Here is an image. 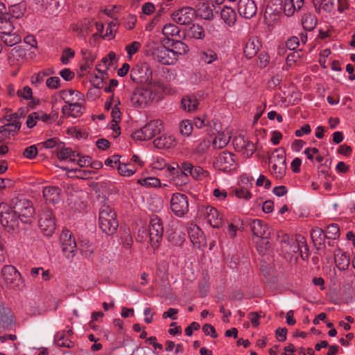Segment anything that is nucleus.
Listing matches in <instances>:
<instances>
[{
    "label": "nucleus",
    "instance_id": "nucleus-40",
    "mask_svg": "<svg viewBox=\"0 0 355 355\" xmlns=\"http://www.w3.org/2000/svg\"><path fill=\"white\" fill-rule=\"evenodd\" d=\"M192 26L188 29L187 34L189 37L195 39H202L205 37L204 28L199 24H191Z\"/></svg>",
    "mask_w": 355,
    "mask_h": 355
},
{
    "label": "nucleus",
    "instance_id": "nucleus-35",
    "mask_svg": "<svg viewBox=\"0 0 355 355\" xmlns=\"http://www.w3.org/2000/svg\"><path fill=\"white\" fill-rule=\"evenodd\" d=\"M1 38L9 46H12L21 40V37L16 33H10L9 31H1Z\"/></svg>",
    "mask_w": 355,
    "mask_h": 355
},
{
    "label": "nucleus",
    "instance_id": "nucleus-49",
    "mask_svg": "<svg viewBox=\"0 0 355 355\" xmlns=\"http://www.w3.org/2000/svg\"><path fill=\"white\" fill-rule=\"evenodd\" d=\"M324 234V231L321 228L318 227L313 228L311 233L313 242L315 244L320 245L325 239Z\"/></svg>",
    "mask_w": 355,
    "mask_h": 355
},
{
    "label": "nucleus",
    "instance_id": "nucleus-50",
    "mask_svg": "<svg viewBox=\"0 0 355 355\" xmlns=\"http://www.w3.org/2000/svg\"><path fill=\"white\" fill-rule=\"evenodd\" d=\"M201 60L207 64H211L218 60V55L213 50L207 49L201 53Z\"/></svg>",
    "mask_w": 355,
    "mask_h": 355
},
{
    "label": "nucleus",
    "instance_id": "nucleus-32",
    "mask_svg": "<svg viewBox=\"0 0 355 355\" xmlns=\"http://www.w3.org/2000/svg\"><path fill=\"white\" fill-rule=\"evenodd\" d=\"M196 20H211L213 17V10L209 7V5L203 3L197 10H196Z\"/></svg>",
    "mask_w": 355,
    "mask_h": 355
},
{
    "label": "nucleus",
    "instance_id": "nucleus-38",
    "mask_svg": "<svg viewBox=\"0 0 355 355\" xmlns=\"http://www.w3.org/2000/svg\"><path fill=\"white\" fill-rule=\"evenodd\" d=\"M55 343L59 347L72 348L74 347V343L69 339L64 332H58L54 338Z\"/></svg>",
    "mask_w": 355,
    "mask_h": 355
},
{
    "label": "nucleus",
    "instance_id": "nucleus-60",
    "mask_svg": "<svg viewBox=\"0 0 355 355\" xmlns=\"http://www.w3.org/2000/svg\"><path fill=\"white\" fill-rule=\"evenodd\" d=\"M37 155V148L35 145L26 148L24 150L23 155L28 159H32Z\"/></svg>",
    "mask_w": 355,
    "mask_h": 355
},
{
    "label": "nucleus",
    "instance_id": "nucleus-24",
    "mask_svg": "<svg viewBox=\"0 0 355 355\" xmlns=\"http://www.w3.org/2000/svg\"><path fill=\"white\" fill-rule=\"evenodd\" d=\"M58 95L66 105L76 101L84 100V96L80 92L73 89H63L59 92Z\"/></svg>",
    "mask_w": 355,
    "mask_h": 355
},
{
    "label": "nucleus",
    "instance_id": "nucleus-59",
    "mask_svg": "<svg viewBox=\"0 0 355 355\" xmlns=\"http://www.w3.org/2000/svg\"><path fill=\"white\" fill-rule=\"evenodd\" d=\"M46 87L51 89H56L60 87V79L59 77L53 76L47 78Z\"/></svg>",
    "mask_w": 355,
    "mask_h": 355
},
{
    "label": "nucleus",
    "instance_id": "nucleus-54",
    "mask_svg": "<svg viewBox=\"0 0 355 355\" xmlns=\"http://www.w3.org/2000/svg\"><path fill=\"white\" fill-rule=\"evenodd\" d=\"M119 8L116 6H108L107 7L103 12L101 14V18H103V15H107L110 17L112 20H119L117 17V12Z\"/></svg>",
    "mask_w": 355,
    "mask_h": 355
},
{
    "label": "nucleus",
    "instance_id": "nucleus-56",
    "mask_svg": "<svg viewBox=\"0 0 355 355\" xmlns=\"http://www.w3.org/2000/svg\"><path fill=\"white\" fill-rule=\"evenodd\" d=\"M141 43L137 41L132 42L130 44H128L125 49L129 57H131L132 55L135 54L141 48Z\"/></svg>",
    "mask_w": 355,
    "mask_h": 355
},
{
    "label": "nucleus",
    "instance_id": "nucleus-34",
    "mask_svg": "<svg viewBox=\"0 0 355 355\" xmlns=\"http://www.w3.org/2000/svg\"><path fill=\"white\" fill-rule=\"evenodd\" d=\"M239 12L245 19L253 17L257 12V7L253 1L247 0L245 5L239 6Z\"/></svg>",
    "mask_w": 355,
    "mask_h": 355
},
{
    "label": "nucleus",
    "instance_id": "nucleus-51",
    "mask_svg": "<svg viewBox=\"0 0 355 355\" xmlns=\"http://www.w3.org/2000/svg\"><path fill=\"white\" fill-rule=\"evenodd\" d=\"M180 131L182 135L189 136L193 130V124L190 120H183L180 122Z\"/></svg>",
    "mask_w": 355,
    "mask_h": 355
},
{
    "label": "nucleus",
    "instance_id": "nucleus-26",
    "mask_svg": "<svg viewBox=\"0 0 355 355\" xmlns=\"http://www.w3.org/2000/svg\"><path fill=\"white\" fill-rule=\"evenodd\" d=\"M43 197L45 200L51 204L58 203L60 200V189L56 186L45 187L43 189Z\"/></svg>",
    "mask_w": 355,
    "mask_h": 355
},
{
    "label": "nucleus",
    "instance_id": "nucleus-2",
    "mask_svg": "<svg viewBox=\"0 0 355 355\" xmlns=\"http://www.w3.org/2000/svg\"><path fill=\"white\" fill-rule=\"evenodd\" d=\"M10 206L14 211L17 214L20 221L27 224L33 221L35 209L31 200L24 198L15 197L12 199Z\"/></svg>",
    "mask_w": 355,
    "mask_h": 355
},
{
    "label": "nucleus",
    "instance_id": "nucleus-23",
    "mask_svg": "<svg viewBox=\"0 0 355 355\" xmlns=\"http://www.w3.org/2000/svg\"><path fill=\"white\" fill-rule=\"evenodd\" d=\"M84 110L85 108L80 101H76L64 105L62 108V112L65 116L77 118L83 114Z\"/></svg>",
    "mask_w": 355,
    "mask_h": 355
},
{
    "label": "nucleus",
    "instance_id": "nucleus-41",
    "mask_svg": "<svg viewBox=\"0 0 355 355\" xmlns=\"http://www.w3.org/2000/svg\"><path fill=\"white\" fill-rule=\"evenodd\" d=\"M21 123H14L5 124L0 128V132L4 136L14 135L21 128Z\"/></svg>",
    "mask_w": 355,
    "mask_h": 355
},
{
    "label": "nucleus",
    "instance_id": "nucleus-16",
    "mask_svg": "<svg viewBox=\"0 0 355 355\" xmlns=\"http://www.w3.org/2000/svg\"><path fill=\"white\" fill-rule=\"evenodd\" d=\"M153 53L157 61L163 64L172 65L177 61L174 53H172L171 49H167L164 46L155 48Z\"/></svg>",
    "mask_w": 355,
    "mask_h": 355
},
{
    "label": "nucleus",
    "instance_id": "nucleus-1",
    "mask_svg": "<svg viewBox=\"0 0 355 355\" xmlns=\"http://www.w3.org/2000/svg\"><path fill=\"white\" fill-rule=\"evenodd\" d=\"M98 225L100 229L107 235L114 234L118 228V220L113 208L103 205L98 214Z\"/></svg>",
    "mask_w": 355,
    "mask_h": 355
},
{
    "label": "nucleus",
    "instance_id": "nucleus-8",
    "mask_svg": "<svg viewBox=\"0 0 355 355\" xmlns=\"http://www.w3.org/2000/svg\"><path fill=\"white\" fill-rule=\"evenodd\" d=\"M170 202L172 212L178 217H183L189 211V200L185 194L173 193Z\"/></svg>",
    "mask_w": 355,
    "mask_h": 355
},
{
    "label": "nucleus",
    "instance_id": "nucleus-33",
    "mask_svg": "<svg viewBox=\"0 0 355 355\" xmlns=\"http://www.w3.org/2000/svg\"><path fill=\"white\" fill-rule=\"evenodd\" d=\"M91 24H72L71 29L80 37H85L92 31Z\"/></svg>",
    "mask_w": 355,
    "mask_h": 355
},
{
    "label": "nucleus",
    "instance_id": "nucleus-17",
    "mask_svg": "<svg viewBox=\"0 0 355 355\" xmlns=\"http://www.w3.org/2000/svg\"><path fill=\"white\" fill-rule=\"evenodd\" d=\"M187 230L189 237L196 248H200L201 246L205 245L203 232L197 225L190 223L188 225Z\"/></svg>",
    "mask_w": 355,
    "mask_h": 355
},
{
    "label": "nucleus",
    "instance_id": "nucleus-13",
    "mask_svg": "<svg viewBox=\"0 0 355 355\" xmlns=\"http://www.w3.org/2000/svg\"><path fill=\"white\" fill-rule=\"evenodd\" d=\"M214 166L224 172H228L234 169L236 166L234 155L227 151H223L216 157Z\"/></svg>",
    "mask_w": 355,
    "mask_h": 355
},
{
    "label": "nucleus",
    "instance_id": "nucleus-19",
    "mask_svg": "<svg viewBox=\"0 0 355 355\" xmlns=\"http://www.w3.org/2000/svg\"><path fill=\"white\" fill-rule=\"evenodd\" d=\"M203 214L206 216L207 222L215 228H219L223 223V216L214 207H205L202 209Z\"/></svg>",
    "mask_w": 355,
    "mask_h": 355
},
{
    "label": "nucleus",
    "instance_id": "nucleus-46",
    "mask_svg": "<svg viewBox=\"0 0 355 355\" xmlns=\"http://www.w3.org/2000/svg\"><path fill=\"white\" fill-rule=\"evenodd\" d=\"M340 236V229L337 224L333 223L327 227L324 237L328 239H336Z\"/></svg>",
    "mask_w": 355,
    "mask_h": 355
},
{
    "label": "nucleus",
    "instance_id": "nucleus-37",
    "mask_svg": "<svg viewBox=\"0 0 355 355\" xmlns=\"http://www.w3.org/2000/svg\"><path fill=\"white\" fill-rule=\"evenodd\" d=\"M231 137L224 132L218 133L212 142V146L216 149H220L227 145Z\"/></svg>",
    "mask_w": 355,
    "mask_h": 355
},
{
    "label": "nucleus",
    "instance_id": "nucleus-44",
    "mask_svg": "<svg viewBox=\"0 0 355 355\" xmlns=\"http://www.w3.org/2000/svg\"><path fill=\"white\" fill-rule=\"evenodd\" d=\"M162 33L167 37L180 36V28L175 24H166L162 28Z\"/></svg>",
    "mask_w": 355,
    "mask_h": 355
},
{
    "label": "nucleus",
    "instance_id": "nucleus-14",
    "mask_svg": "<svg viewBox=\"0 0 355 355\" xmlns=\"http://www.w3.org/2000/svg\"><path fill=\"white\" fill-rule=\"evenodd\" d=\"M1 277L8 287L14 288L19 286L20 274L14 266L10 265L3 266L1 270Z\"/></svg>",
    "mask_w": 355,
    "mask_h": 355
},
{
    "label": "nucleus",
    "instance_id": "nucleus-9",
    "mask_svg": "<svg viewBox=\"0 0 355 355\" xmlns=\"http://www.w3.org/2000/svg\"><path fill=\"white\" fill-rule=\"evenodd\" d=\"M62 251L67 259H72L76 255V243L73 234L68 230H62L60 236Z\"/></svg>",
    "mask_w": 355,
    "mask_h": 355
},
{
    "label": "nucleus",
    "instance_id": "nucleus-42",
    "mask_svg": "<svg viewBox=\"0 0 355 355\" xmlns=\"http://www.w3.org/2000/svg\"><path fill=\"white\" fill-rule=\"evenodd\" d=\"M297 251H300V256L303 260L309 258V249L304 237L300 236L297 239Z\"/></svg>",
    "mask_w": 355,
    "mask_h": 355
},
{
    "label": "nucleus",
    "instance_id": "nucleus-28",
    "mask_svg": "<svg viewBox=\"0 0 355 355\" xmlns=\"http://www.w3.org/2000/svg\"><path fill=\"white\" fill-rule=\"evenodd\" d=\"M334 259L336 265L340 270H345L348 268L350 259L349 257L345 252L338 249L334 252Z\"/></svg>",
    "mask_w": 355,
    "mask_h": 355
},
{
    "label": "nucleus",
    "instance_id": "nucleus-61",
    "mask_svg": "<svg viewBox=\"0 0 355 355\" xmlns=\"http://www.w3.org/2000/svg\"><path fill=\"white\" fill-rule=\"evenodd\" d=\"M120 157H121L118 155H114L106 159L105 161V164L112 168H114L115 166L117 167L121 162Z\"/></svg>",
    "mask_w": 355,
    "mask_h": 355
},
{
    "label": "nucleus",
    "instance_id": "nucleus-11",
    "mask_svg": "<svg viewBox=\"0 0 355 355\" xmlns=\"http://www.w3.org/2000/svg\"><path fill=\"white\" fill-rule=\"evenodd\" d=\"M130 78L137 83L150 82L152 71L146 63H141L133 67L130 71Z\"/></svg>",
    "mask_w": 355,
    "mask_h": 355
},
{
    "label": "nucleus",
    "instance_id": "nucleus-45",
    "mask_svg": "<svg viewBox=\"0 0 355 355\" xmlns=\"http://www.w3.org/2000/svg\"><path fill=\"white\" fill-rule=\"evenodd\" d=\"M193 165L189 162H184L180 166V182H184L187 177L190 175Z\"/></svg>",
    "mask_w": 355,
    "mask_h": 355
},
{
    "label": "nucleus",
    "instance_id": "nucleus-5",
    "mask_svg": "<svg viewBox=\"0 0 355 355\" xmlns=\"http://www.w3.org/2000/svg\"><path fill=\"white\" fill-rule=\"evenodd\" d=\"M163 129V123L160 120H153L140 130L134 132L132 137L135 140H150L159 135Z\"/></svg>",
    "mask_w": 355,
    "mask_h": 355
},
{
    "label": "nucleus",
    "instance_id": "nucleus-29",
    "mask_svg": "<svg viewBox=\"0 0 355 355\" xmlns=\"http://www.w3.org/2000/svg\"><path fill=\"white\" fill-rule=\"evenodd\" d=\"M79 155L76 152L73 151L70 148H65L61 146L59 144L58 146L57 157L60 160L69 159L71 162H76V157H78Z\"/></svg>",
    "mask_w": 355,
    "mask_h": 355
},
{
    "label": "nucleus",
    "instance_id": "nucleus-27",
    "mask_svg": "<svg viewBox=\"0 0 355 355\" xmlns=\"http://www.w3.org/2000/svg\"><path fill=\"white\" fill-rule=\"evenodd\" d=\"M261 46V43L257 38L249 39L243 49L245 56L248 59L252 58L257 55Z\"/></svg>",
    "mask_w": 355,
    "mask_h": 355
},
{
    "label": "nucleus",
    "instance_id": "nucleus-43",
    "mask_svg": "<svg viewBox=\"0 0 355 355\" xmlns=\"http://www.w3.org/2000/svg\"><path fill=\"white\" fill-rule=\"evenodd\" d=\"M55 73L53 69H48L44 71H42L37 73H35L33 76H31V83L32 84L37 86L39 84L42 83L44 78L48 76L50 74H53Z\"/></svg>",
    "mask_w": 355,
    "mask_h": 355
},
{
    "label": "nucleus",
    "instance_id": "nucleus-47",
    "mask_svg": "<svg viewBox=\"0 0 355 355\" xmlns=\"http://www.w3.org/2000/svg\"><path fill=\"white\" fill-rule=\"evenodd\" d=\"M84 57V64H81L80 70L82 71H85L87 69H90L96 59V56L94 55L92 53L89 51H82Z\"/></svg>",
    "mask_w": 355,
    "mask_h": 355
},
{
    "label": "nucleus",
    "instance_id": "nucleus-6",
    "mask_svg": "<svg viewBox=\"0 0 355 355\" xmlns=\"http://www.w3.org/2000/svg\"><path fill=\"white\" fill-rule=\"evenodd\" d=\"M39 227L46 236H51L55 230V219L53 211L49 207H44L39 219Z\"/></svg>",
    "mask_w": 355,
    "mask_h": 355
},
{
    "label": "nucleus",
    "instance_id": "nucleus-58",
    "mask_svg": "<svg viewBox=\"0 0 355 355\" xmlns=\"http://www.w3.org/2000/svg\"><path fill=\"white\" fill-rule=\"evenodd\" d=\"M19 97H21L25 100H29L32 98V89L28 86H25L22 89H19L17 92Z\"/></svg>",
    "mask_w": 355,
    "mask_h": 355
},
{
    "label": "nucleus",
    "instance_id": "nucleus-31",
    "mask_svg": "<svg viewBox=\"0 0 355 355\" xmlns=\"http://www.w3.org/2000/svg\"><path fill=\"white\" fill-rule=\"evenodd\" d=\"M153 144L154 146L159 149L171 148L175 145V140L172 136L163 135L156 138Z\"/></svg>",
    "mask_w": 355,
    "mask_h": 355
},
{
    "label": "nucleus",
    "instance_id": "nucleus-53",
    "mask_svg": "<svg viewBox=\"0 0 355 355\" xmlns=\"http://www.w3.org/2000/svg\"><path fill=\"white\" fill-rule=\"evenodd\" d=\"M234 195L239 198H243L245 200H249L252 197V194L246 187L236 188L232 191Z\"/></svg>",
    "mask_w": 355,
    "mask_h": 355
},
{
    "label": "nucleus",
    "instance_id": "nucleus-62",
    "mask_svg": "<svg viewBox=\"0 0 355 355\" xmlns=\"http://www.w3.org/2000/svg\"><path fill=\"white\" fill-rule=\"evenodd\" d=\"M209 146V141L204 140L196 148L195 153L200 155H203L208 150Z\"/></svg>",
    "mask_w": 355,
    "mask_h": 355
},
{
    "label": "nucleus",
    "instance_id": "nucleus-4",
    "mask_svg": "<svg viewBox=\"0 0 355 355\" xmlns=\"http://www.w3.org/2000/svg\"><path fill=\"white\" fill-rule=\"evenodd\" d=\"M270 171L273 177L282 179L286 173V152L284 148H276L269 158Z\"/></svg>",
    "mask_w": 355,
    "mask_h": 355
},
{
    "label": "nucleus",
    "instance_id": "nucleus-36",
    "mask_svg": "<svg viewBox=\"0 0 355 355\" xmlns=\"http://www.w3.org/2000/svg\"><path fill=\"white\" fill-rule=\"evenodd\" d=\"M117 171L122 176L130 177L137 171V168L131 163H125L121 161L117 166Z\"/></svg>",
    "mask_w": 355,
    "mask_h": 355
},
{
    "label": "nucleus",
    "instance_id": "nucleus-52",
    "mask_svg": "<svg viewBox=\"0 0 355 355\" xmlns=\"http://www.w3.org/2000/svg\"><path fill=\"white\" fill-rule=\"evenodd\" d=\"M138 182L147 187H157L160 185V180L154 177H148L138 180Z\"/></svg>",
    "mask_w": 355,
    "mask_h": 355
},
{
    "label": "nucleus",
    "instance_id": "nucleus-15",
    "mask_svg": "<svg viewBox=\"0 0 355 355\" xmlns=\"http://www.w3.org/2000/svg\"><path fill=\"white\" fill-rule=\"evenodd\" d=\"M233 146L234 149L238 152H241L245 157H250L255 150L254 144L242 135L234 137Z\"/></svg>",
    "mask_w": 355,
    "mask_h": 355
},
{
    "label": "nucleus",
    "instance_id": "nucleus-25",
    "mask_svg": "<svg viewBox=\"0 0 355 355\" xmlns=\"http://www.w3.org/2000/svg\"><path fill=\"white\" fill-rule=\"evenodd\" d=\"M198 105L199 101L193 94L185 95L181 100V107L184 111L187 112L196 111Z\"/></svg>",
    "mask_w": 355,
    "mask_h": 355
},
{
    "label": "nucleus",
    "instance_id": "nucleus-48",
    "mask_svg": "<svg viewBox=\"0 0 355 355\" xmlns=\"http://www.w3.org/2000/svg\"><path fill=\"white\" fill-rule=\"evenodd\" d=\"M220 16L223 22H235L236 21V12L229 7H225L221 10Z\"/></svg>",
    "mask_w": 355,
    "mask_h": 355
},
{
    "label": "nucleus",
    "instance_id": "nucleus-22",
    "mask_svg": "<svg viewBox=\"0 0 355 355\" xmlns=\"http://www.w3.org/2000/svg\"><path fill=\"white\" fill-rule=\"evenodd\" d=\"M25 8L22 4L12 5L9 8V12H5L2 21L4 22H12L13 20L21 19L24 14Z\"/></svg>",
    "mask_w": 355,
    "mask_h": 355
},
{
    "label": "nucleus",
    "instance_id": "nucleus-63",
    "mask_svg": "<svg viewBox=\"0 0 355 355\" xmlns=\"http://www.w3.org/2000/svg\"><path fill=\"white\" fill-rule=\"evenodd\" d=\"M202 331L207 336H211V338H217L218 334L214 326L210 324H205L202 326Z\"/></svg>",
    "mask_w": 355,
    "mask_h": 355
},
{
    "label": "nucleus",
    "instance_id": "nucleus-57",
    "mask_svg": "<svg viewBox=\"0 0 355 355\" xmlns=\"http://www.w3.org/2000/svg\"><path fill=\"white\" fill-rule=\"evenodd\" d=\"M207 175V171H205L202 167L193 166L189 175L192 176L194 179L198 180Z\"/></svg>",
    "mask_w": 355,
    "mask_h": 355
},
{
    "label": "nucleus",
    "instance_id": "nucleus-30",
    "mask_svg": "<svg viewBox=\"0 0 355 355\" xmlns=\"http://www.w3.org/2000/svg\"><path fill=\"white\" fill-rule=\"evenodd\" d=\"M304 5V0H285L284 5V14L292 16L295 11L300 10Z\"/></svg>",
    "mask_w": 355,
    "mask_h": 355
},
{
    "label": "nucleus",
    "instance_id": "nucleus-18",
    "mask_svg": "<svg viewBox=\"0 0 355 355\" xmlns=\"http://www.w3.org/2000/svg\"><path fill=\"white\" fill-rule=\"evenodd\" d=\"M175 22H193L196 20V10L191 7H184L175 11L172 15Z\"/></svg>",
    "mask_w": 355,
    "mask_h": 355
},
{
    "label": "nucleus",
    "instance_id": "nucleus-21",
    "mask_svg": "<svg viewBox=\"0 0 355 355\" xmlns=\"http://www.w3.org/2000/svg\"><path fill=\"white\" fill-rule=\"evenodd\" d=\"M14 325V317L11 310L0 306V331L10 329Z\"/></svg>",
    "mask_w": 355,
    "mask_h": 355
},
{
    "label": "nucleus",
    "instance_id": "nucleus-3",
    "mask_svg": "<svg viewBox=\"0 0 355 355\" xmlns=\"http://www.w3.org/2000/svg\"><path fill=\"white\" fill-rule=\"evenodd\" d=\"M19 218L10 205L0 203V223L8 232H15L19 229Z\"/></svg>",
    "mask_w": 355,
    "mask_h": 355
},
{
    "label": "nucleus",
    "instance_id": "nucleus-20",
    "mask_svg": "<svg viewBox=\"0 0 355 355\" xmlns=\"http://www.w3.org/2000/svg\"><path fill=\"white\" fill-rule=\"evenodd\" d=\"M97 32L94 33L92 37L99 36L101 38L111 40L115 36L117 29V24H95Z\"/></svg>",
    "mask_w": 355,
    "mask_h": 355
},
{
    "label": "nucleus",
    "instance_id": "nucleus-10",
    "mask_svg": "<svg viewBox=\"0 0 355 355\" xmlns=\"http://www.w3.org/2000/svg\"><path fill=\"white\" fill-rule=\"evenodd\" d=\"M155 97V94L150 88H137L134 92L131 102L135 107H141L151 102Z\"/></svg>",
    "mask_w": 355,
    "mask_h": 355
},
{
    "label": "nucleus",
    "instance_id": "nucleus-12",
    "mask_svg": "<svg viewBox=\"0 0 355 355\" xmlns=\"http://www.w3.org/2000/svg\"><path fill=\"white\" fill-rule=\"evenodd\" d=\"M250 229L253 234L263 239V243L266 245V248L270 247L268 239L271 233V228L261 220L254 219L250 223Z\"/></svg>",
    "mask_w": 355,
    "mask_h": 355
},
{
    "label": "nucleus",
    "instance_id": "nucleus-7",
    "mask_svg": "<svg viewBox=\"0 0 355 355\" xmlns=\"http://www.w3.org/2000/svg\"><path fill=\"white\" fill-rule=\"evenodd\" d=\"M150 243L154 249L158 248L162 240L164 227L161 219L157 216H153L149 223Z\"/></svg>",
    "mask_w": 355,
    "mask_h": 355
},
{
    "label": "nucleus",
    "instance_id": "nucleus-64",
    "mask_svg": "<svg viewBox=\"0 0 355 355\" xmlns=\"http://www.w3.org/2000/svg\"><path fill=\"white\" fill-rule=\"evenodd\" d=\"M60 76L66 81H70L75 77V73L70 69L65 68L59 73Z\"/></svg>",
    "mask_w": 355,
    "mask_h": 355
},
{
    "label": "nucleus",
    "instance_id": "nucleus-55",
    "mask_svg": "<svg viewBox=\"0 0 355 355\" xmlns=\"http://www.w3.org/2000/svg\"><path fill=\"white\" fill-rule=\"evenodd\" d=\"M75 56V51L71 48H67L63 50L60 61L63 64H67L69 60Z\"/></svg>",
    "mask_w": 355,
    "mask_h": 355
},
{
    "label": "nucleus",
    "instance_id": "nucleus-39",
    "mask_svg": "<svg viewBox=\"0 0 355 355\" xmlns=\"http://www.w3.org/2000/svg\"><path fill=\"white\" fill-rule=\"evenodd\" d=\"M171 47V50L174 53L177 60L180 55L187 53L189 51L188 46L180 40L173 41Z\"/></svg>",
    "mask_w": 355,
    "mask_h": 355
}]
</instances>
